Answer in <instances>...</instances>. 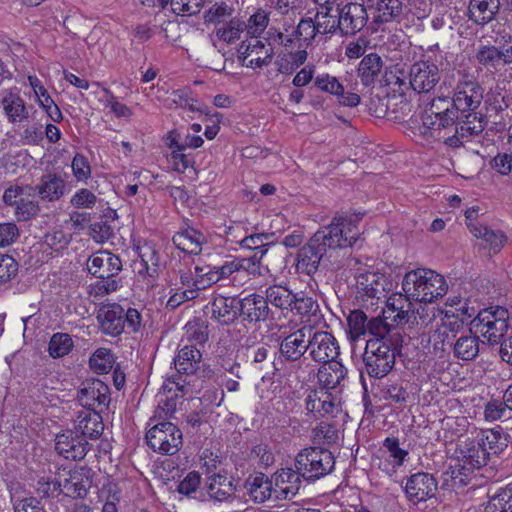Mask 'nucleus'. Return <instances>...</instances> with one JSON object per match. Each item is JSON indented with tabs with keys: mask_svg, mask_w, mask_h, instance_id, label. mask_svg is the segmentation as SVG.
I'll return each instance as SVG.
<instances>
[{
	"mask_svg": "<svg viewBox=\"0 0 512 512\" xmlns=\"http://www.w3.org/2000/svg\"><path fill=\"white\" fill-rule=\"evenodd\" d=\"M459 115L455 133L445 137L447 146L458 148L483 132L486 126L484 115L478 111L483 100V88L475 81L465 80L457 84L451 99Z\"/></svg>",
	"mask_w": 512,
	"mask_h": 512,
	"instance_id": "obj_1",
	"label": "nucleus"
},
{
	"mask_svg": "<svg viewBox=\"0 0 512 512\" xmlns=\"http://www.w3.org/2000/svg\"><path fill=\"white\" fill-rule=\"evenodd\" d=\"M371 336L363 354L365 369L370 377L382 378L395 365L396 354L402 347L403 335L399 328L384 320H374L371 323Z\"/></svg>",
	"mask_w": 512,
	"mask_h": 512,
	"instance_id": "obj_2",
	"label": "nucleus"
},
{
	"mask_svg": "<svg viewBox=\"0 0 512 512\" xmlns=\"http://www.w3.org/2000/svg\"><path fill=\"white\" fill-rule=\"evenodd\" d=\"M402 290L415 302H429L443 297L448 290L444 277L431 269L418 268L407 272Z\"/></svg>",
	"mask_w": 512,
	"mask_h": 512,
	"instance_id": "obj_3",
	"label": "nucleus"
},
{
	"mask_svg": "<svg viewBox=\"0 0 512 512\" xmlns=\"http://www.w3.org/2000/svg\"><path fill=\"white\" fill-rule=\"evenodd\" d=\"M319 234L323 239H319L318 249L325 257L333 258L338 250L352 247L356 243L359 229L351 217L336 216L328 226L319 229L312 237Z\"/></svg>",
	"mask_w": 512,
	"mask_h": 512,
	"instance_id": "obj_4",
	"label": "nucleus"
},
{
	"mask_svg": "<svg viewBox=\"0 0 512 512\" xmlns=\"http://www.w3.org/2000/svg\"><path fill=\"white\" fill-rule=\"evenodd\" d=\"M335 466L333 454L323 448L309 447L301 450L295 457V468L307 481H316L330 474Z\"/></svg>",
	"mask_w": 512,
	"mask_h": 512,
	"instance_id": "obj_5",
	"label": "nucleus"
},
{
	"mask_svg": "<svg viewBox=\"0 0 512 512\" xmlns=\"http://www.w3.org/2000/svg\"><path fill=\"white\" fill-rule=\"evenodd\" d=\"M508 310L497 307L494 310H484L477 313L471 322L476 334H480L488 344L495 345L501 342L507 333L509 324Z\"/></svg>",
	"mask_w": 512,
	"mask_h": 512,
	"instance_id": "obj_6",
	"label": "nucleus"
},
{
	"mask_svg": "<svg viewBox=\"0 0 512 512\" xmlns=\"http://www.w3.org/2000/svg\"><path fill=\"white\" fill-rule=\"evenodd\" d=\"M146 441L155 452L173 455L182 445V432L171 422H160L147 431Z\"/></svg>",
	"mask_w": 512,
	"mask_h": 512,
	"instance_id": "obj_7",
	"label": "nucleus"
},
{
	"mask_svg": "<svg viewBox=\"0 0 512 512\" xmlns=\"http://www.w3.org/2000/svg\"><path fill=\"white\" fill-rule=\"evenodd\" d=\"M77 399L85 410L101 413L110 403V389L99 379L87 380L78 390Z\"/></svg>",
	"mask_w": 512,
	"mask_h": 512,
	"instance_id": "obj_8",
	"label": "nucleus"
},
{
	"mask_svg": "<svg viewBox=\"0 0 512 512\" xmlns=\"http://www.w3.org/2000/svg\"><path fill=\"white\" fill-rule=\"evenodd\" d=\"M440 79V69L431 60H420L410 67L409 83L415 92L428 93L432 91Z\"/></svg>",
	"mask_w": 512,
	"mask_h": 512,
	"instance_id": "obj_9",
	"label": "nucleus"
},
{
	"mask_svg": "<svg viewBox=\"0 0 512 512\" xmlns=\"http://www.w3.org/2000/svg\"><path fill=\"white\" fill-rule=\"evenodd\" d=\"M309 356L318 363H328L336 360L339 355V345L335 337L327 331L308 332Z\"/></svg>",
	"mask_w": 512,
	"mask_h": 512,
	"instance_id": "obj_10",
	"label": "nucleus"
},
{
	"mask_svg": "<svg viewBox=\"0 0 512 512\" xmlns=\"http://www.w3.org/2000/svg\"><path fill=\"white\" fill-rule=\"evenodd\" d=\"M90 449V444L78 431L66 430L56 435L55 450L68 460H82Z\"/></svg>",
	"mask_w": 512,
	"mask_h": 512,
	"instance_id": "obj_11",
	"label": "nucleus"
},
{
	"mask_svg": "<svg viewBox=\"0 0 512 512\" xmlns=\"http://www.w3.org/2000/svg\"><path fill=\"white\" fill-rule=\"evenodd\" d=\"M368 21V13L364 4L347 3L338 11L340 34L352 36L360 32Z\"/></svg>",
	"mask_w": 512,
	"mask_h": 512,
	"instance_id": "obj_12",
	"label": "nucleus"
},
{
	"mask_svg": "<svg viewBox=\"0 0 512 512\" xmlns=\"http://www.w3.org/2000/svg\"><path fill=\"white\" fill-rule=\"evenodd\" d=\"M308 332L311 327L303 326L282 338L279 345L280 356L285 361L297 362L309 349Z\"/></svg>",
	"mask_w": 512,
	"mask_h": 512,
	"instance_id": "obj_13",
	"label": "nucleus"
},
{
	"mask_svg": "<svg viewBox=\"0 0 512 512\" xmlns=\"http://www.w3.org/2000/svg\"><path fill=\"white\" fill-rule=\"evenodd\" d=\"M61 492L72 498H84L92 485L90 470L78 468L59 475Z\"/></svg>",
	"mask_w": 512,
	"mask_h": 512,
	"instance_id": "obj_14",
	"label": "nucleus"
},
{
	"mask_svg": "<svg viewBox=\"0 0 512 512\" xmlns=\"http://www.w3.org/2000/svg\"><path fill=\"white\" fill-rule=\"evenodd\" d=\"M180 284L189 288L197 297L201 290L214 284L211 265L179 268L177 271Z\"/></svg>",
	"mask_w": 512,
	"mask_h": 512,
	"instance_id": "obj_15",
	"label": "nucleus"
},
{
	"mask_svg": "<svg viewBox=\"0 0 512 512\" xmlns=\"http://www.w3.org/2000/svg\"><path fill=\"white\" fill-rule=\"evenodd\" d=\"M242 64L250 68H262L269 65L272 60V49L266 47L257 37L243 41L239 48Z\"/></svg>",
	"mask_w": 512,
	"mask_h": 512,
	"instance_id": "obj_16",
	"label": "nucleus"
},
{
	"mask_svg": "<svg viewBox=\"0 0 512 512\" xmlns=\"http://www.w3.org/2000/svg\"><path fill=\"white\" fill-rule=\"evenodd\" d=\"M307 413L315 417H334L339 411V401L329 391L324 389L311 390L305 398Z\"/></svg>",
	"mask_w": 512,
	"mask_h": 512,
	"instance_id": "obj_17",
	"label": "nucleus"
},
{
	"mask_svg": "<svg viewBox=\"0 0 512 512\" xmlns=\"http://www.w3.org/2000/svg\"><path fill=\"white\" fill-rule=\"evenodd\" d=\"M437 491V481L433 475L418 472L411 475L405 485L407 498L413 503H419L432 498Z\"/></svg>",
	"mask_w": 512,
	"mask_h": 512,
	"instance_id": "obj_18",
	"label": "nucleus"
},
{
	"mask_svg": "<svg viewBox=\"0 0 512 512\" xmlns=\"http://www.w3.org/2000/svg\"><path fill=\"white\" fill-rule=\"evenodd\" d=\"M86 265L88 271L97 278H116L122 270L121 259L106 250L91 255Z\"/></svg>",
	"mask_w": 512,
	"mask_h": 512,
	"instance_id": "obj_19",
	"label": "nucleus"
},
{
	"mask_svg": "<svg viewBox=\"0 0 512 512\" xmlns=\"http://www.w3.org/2000/svg\"><path fill=\"white\" fill-rule=\"evenodd\" d=\"M239 316L249 324H258L268 319L270 308L264 296L253 293L238 301Z\"/></svg>",
	"mask_w": 512,
	"mask_h": 512,
	"instance_id": "obj_20",
	"label": "nucleus"
},
{
	"mask_svg": "<svg viewBox=\"0 0 512 512\" xmlns=\"http://www.w3.org/2000/svg\"><path fill=\"white\" fill-rule=\"evenodd\" d=\"M272 478L275 500L291 499L298 493L302 483V476L298 469H279L273 474Z\"/></svg>",
	"mask_w": 512,
	"mask_h": 512,
	"instance_id": "obj_21",
	"label": "nucleus"
},
{
	"mask_svg": "<svg viewBox=\"0 0 512 512\" xmlns=\"http://www.w3.org/2000/svg\"><path fill=\"white\" fill-rule=\"evenodd\" d=\"M456 459L479 470L488 463V453L483 448L476 436L466 438L458 444L455 451Z\"/></svg>",
	"mask_w": 512,
	"mask_h": 512,
	"instance_id": "obj_22",
	"label": "nucleus"
},
{
	"mask_svg": "<svg viewBox=\"0 0 512 512\" xmlns=\"http://www.w3.org/2000/svg\"><path fill=\"white\" fill-rule=\"evenodd\" d=\"M314 85L320 91L336 96L338 103L342 106L356 107L360 103V96L357 93L345 92L339 80L330 74L318 75L314 80Z\"/></svg>",
	"mask_w": 512,
	"mask_h": 512,
	"instance_id": "obj_23",
	"label": "nucleus"
},
{
	"mask_svg": "<svg viewBox=\"0 0 512 512\" xmlns=\"http://www.w3.org/2000/svg\"><path fill=\"white\" fill-rule=\"evenodd\" d=\"M474 478L475 470L455 458V463L442 474V487L460 492L472 484Z\"/></svg>",
	"mask_w": 512,
	"mask_h": 512,
	"instance_id": "obj_24",
	"label": "nucleus"
},
{
	"mask_svg": "<svg viewBox=\"0 0 512 512\" xmlns=\"http://www.w3.org/2000/svg\"><path fill=\"white\" fill-rule=\"evenodd\" d=\"M97 319L101 331L106 335L118 336L124 331V308L117 303L101 307Z\"/></svg>",
	"mask_w": 512,
	"mask_h": 512,
	"instance_id": "obj_25",
	"label": "nucleus"
},
{
	"mask_svg": "<svg viewBox=\"0 0 512 512\" xmlns=\"http://www.w3.org/2000/svg\"><path fill=\"white\" fill-rule=\"evenodd\" d=\"M382 456L384 461H380L379 468L387 473H394L403 465L408 451L400 447L398 438L387 437L383 442Z\"/></svg>",
	"mask_w": 512,
	"mask_h": 512,
	"instance_id": "obj_26",
	"label": "nucleus"
},
{
	"mask_svg": "<svg viewBox=\"0 0 512 512\" xmlns=\"http://www.w3.org/2000/svg\"><path fill=\"white\" fill-rule=\"evenodd\" d=\"M322 236L319 234L317 237H311L309 242L303 246L298 253L297 269L308 275L317 271L321 260L325 257L323 252H320L318 241Z\"/></svg>",
	"mask_w": 512,
	"mask_h": 512,
	"instance_id": "obj_27",
	"label": "nucleus"
},
{
	"mask_svg": "<svg viewBox=\"0 0 512 512\" xmlns=\"http://www.w3.org/2000/svg\"><path fill=\"white\" fill-rule=\"evenodd\" d=\"M210 305L212 318L221 325H230L239 316L238 301L235 298L217 295Z\"/></svg>",
	"mask_w": 512,
	"mask_h": 512,
	"instance_id": "obj_28",
	"label": "nucleus"
},
{
	"mask_svg": "<svg viewBox=\"0 0 512 512\" xmlns=\"http://www.w3.org/2000/svg\"><path fill=\"white\" fill-rule=\"evenodd\" d=\"M316 26L312 18H303L291 34L279 33L278 39L285 47L291 46L294 40L300 42V46L310 45L315 37L319 34L316 32Z\"/></svg>",
	"mask_w": 512,
	"mask_h": 512,
	"instance_id": "obj_29",
	"label": "nucleus"
},
{
	"mask_svg": "<svg viewBox=\"0 0 512 512\" xmlns=\"http://www.w3.org/2000/svg\"><path fill=\"white\" fill-rule=\"evenodd\" d=\"M246 488L251 499L256 503H263L266 500L275 499L274 481L263 473L255 474L246 481Z\"/></svg>",
	"mask_w": 512,
	"mask_h": 512,
	"instance_id": "obj_30",
	"label": "nucleus"
},
{
	"mask_svg": "<svg viewBox=\"0 0 512 512\" xmlns=\"http://www.w3.org/2000/svg\"><path fill=\"white\" fill-rule=\"evenodd\" d=\"M104 430L102 417L97 411L83 410L80 411L77 417L76 431L80 433L85 439L99 438Z\"/></svg>",
	"mask_w": 512,
	"mask_h": 512,
	"instance_id": "obj_31",
	"label": "nucleus"
},
{
	"mask_svg": "<svg viewBox=\"0 0 512 512\" xmlns=\"http://www.w3.org/2000/svg\"><path fill=\"white\" fill-rule=\"evenodd\" d=\"M202 360V354L194 345H185L174 358V365L178 373L192 375L199 368Z\"/></svg>",
	"mask_w": 512,
	"mask_h": 512,
	"instance_id": "obj_32",
	"label": "nucleus"
},
{
	"mask_svg": "<svg viewBox=\"0 0 512 512\" xmlns=\"http://www.w3.org/2000/svg\"><path fill=\"white\" fill-rule=\"evenodd\" d=\"M0 103L9 122L13 124L21 123L29 116L25 101L18 93L7 92Z\"/></svg>",
	"mask_w": 512,
	"mask_h": 512,
	"instance_id": "obj_33",
	"label": "nucleus"
},
{
	"mask_svg": "<svg viewBox=\"0 0 512 512\" xmlns=\"http://www.w3.org/2000/svg\"><path fill=\"white\" fill-rule=\"evenodd\" d=\"M65 181L55 173L43 175L36 186L38 195L42 200L56 201L65 194Z\"/></svg>",
	"mask_w": 512,
	"mask_h": 512,
	"instance_id": "obj_34",
	"label": "nucleus"
},
{
	"mask_svg": "<svg viewBox=\"0 0 512 512\" xmlns=\"http://www.w3.org/2000/svg\"><path fill=\"white\" fill-rule=\"evenodd\" d=\"M347 374L346 368L340 362L333 360L322 365L318 370V381L324 390L335 389L341 385Z\"/></svg>",
	"mask_w": 512,
	"mask_h": 512,
	"instance_id": "obj_35",
	"label": "nucleus"
},
{
	"mask_svg": "<svg viewBox=\"0 0 512 512\" xmlns=\"http://www.w3.org/2000/svg\"><path fill=\"white\" fill-rule=\"evenodd\" d=\"M174 245L181 251L198 255L205 243V236L196 229L188 228L173 236Z\"/></svg>",
	"mask_w": 512,
	"mask_h": 512,
	"instance_id": "obj_36",
	"label": "nucleus"
},
{
	"mask_svg": "<svg viewBox=\"0 0 512 512\" xmlns=\"http://www.w3.org/2000/svg\"><path fill=\"white\" fill-rule=\"evenodd\" d=\"M206 491L210 499L223 502L234 494L235 487L227 476L214 474L207 478Z\"/></svg>",
	"mask_w": 512,
	"mask_h": 512,
	"instance_id": "obj_37",
	"label": "nucleus"
},
{
	"mask_svg": "<svg viewBox=\"0 0 512 512\" xmlns=\"http://www.w3.org/2000/svg\"><path fill=\"white\" fill-rule=\"evenodd\" d=\"M383 68V60L377 53H370L362 58L358 66V76L365 86L375 83Z\"/></svg>",
	"mask_w": 512,
	"mask_h": 512,
	"instance_id": "obj_38",
	"label": "nucleus"
},
{
	"mask_svg": "<svg viewBox=\"0 0 512 512\" xmlns=\"http://www.w3.org/2000/svg\"><path fill=\"white\" fill-rule=\"evenodd\" d=\"M453 351L456 358L463 361L475 359L480 352V339L475 334L462 335L453 344Z\"/></svg>",
	"mask_w": 512,
	"mask_h": 512,
	"instance_id": "obj_39",
	"label": "nucleus"
},
{
	"mask_svg": "<svg viewBox=\"0 0 512 512\" xmlns=\"http://www.w3.org/2000/svg\"><path fill=\"white\" fill-rule=\"evenodd\" d=\"M498 6V0H470V19L479 25H485L494 18Z\"/></svg>",
	"mask_w": 512,
	"mask_h": 512,
	"instance_id": "obj_40",
	"label": "nucleus"
},
{
	"mask_svg": "<svg viewBox=\"0 0 512 512\" xmlns=\"http://www.w3.org/2000/svg\"><path fill=\"white\" fill-rule=\"evenodd\" d=\"M246 28L247 24L237 16H234L229 21H226L224 25L213 29V34L217 40L226 44H232L241 38Z\"/></svg>",
	"mask_w": 512,
	"mask_h": 512,
	"instance_id": "obj_41",
	"label": "nucleus"
},
{
	"mask_svg": "<svg viewBox=\"0 0 512 512\" xmlns=\"http://www.w3.org/2000/svg\"><path fill=\"white\" fill-rule=\"evenodd\" d=\"M403 6V0H377L372 7L374 20L378 23L390 22L402 14Z\"/></svg>",
	"mask_w": 512,
	"mask_h": 512,
	"instance_id": "obj_42",
	"label": "nucleus"
},
{
	"mask_svg": "<svg viewBox=\"0 0 512 512\" xmlns=\"http://www.w3.org/2000/svg\"><path fill=\"white\" fill-rule=\"evenodd\" d=\"M470 232L477 238H482L489 244L490 250L497 253L506 242V237L501 231H494L482 224L469 222L467 224Z\"/></svg>",
	"mask_w": 512,
	"mask_h": 512,
	"instance_id": "obj_43",
	"label": "nucleus"
},
{
	"mask_svg": "<svg viewBox=\"0 0 512 512\" xmlns=\"http://www.w3.org/2000/svg\"><path fill=\"white\" fill-rule=\"evenodd\" d=\"M264 299L267 300V304L270 303L278 309L287 310L292 306L295 295L285 286L272 285L266 289Z\"/></svg>",
	"mask_w": 512,
	"mask_h": 512,
	"instance_id": "obj_44",
	"label": "nucleus"
},
{
	"mask_svg": "<svg viewBox=\"0 0 512 512\" xmlns=\"http://www.w3.org/2000/svg\"><path fill=\"white\" fill-rule=\"evenodd\" d=\"M235 9L233 6L228 5L225 2L214 3L204 13V21L206 24H212L214 29L224 25L226 21L232 19L235 15Z\"/></svg>",
	"mask_w": 512,
	"mask_h": 512,
	"instance_id": "obj_45",
	"label": "nucleus"
},
{
	"mask_svg": "<svg viewBox=\"0 0 512 512\" xmlns=\"http://www.w3.org/2000/svg\"><path fill=\"white\" fill-rule=\"evenodd\" d=\"M476 437L478 438L481 446L485 448L490 455H498L507 447V439L502 436L500 432L495 430H487L479 432Z\"/></svg>",
	"mask_w": 512,
	"mask_h": 512,
	"instance_id": "obj_46",
	"label": "nucleus"
},
{
	"mask_svg": "<svg viewBox=\"0 0 512 512\" xmlns=\"http://www.w3.org/2000/svg\"><path fill=\"white\" fill-rule=\"evenodd\" d=\"M374 320H382L381 318H373L370 321L367 319V315L361 310L351 311L348 318L349 333L352 340H357L361 336L365 335L368 331L371 334V323Z\"/></svg>",
	"mask_w": 512,
	"mask_h": 512,
	"instance_id": "obj_47",
	"label": "nucleus"
},
{
	"mask_svg": "<svg viewBox=\"0 0 512 512\" xmlns=\"http://www.w3.org/2000/svg\"><path fill=\"white\" fill-rule=\"evenodd\" d=\"M332 9L333 7H320V10L312 18L317 28L316 32L320 35L333 34L336 31L340 32L338 15H331Z\"/></svg>",
	"mask_w": 512,
	"mask_h": 512,
	"instance_id": "obj_48",
	"label": "nucleus"
},
{
	"mask_svg": "<svg viewBox=\"0 0 512 512\" xmlns=\"http://www.w3.org/2000/svg\"><path fill=\"white\" fill-rule=\"evenodd\" d=\"M290 310L295 311L303 321L310 322L312 318L317 319L320 312L319 304L316 300L309 296H297L290 307Z\"/></svg>",
	"mask_w": 512,
	"mask_h": 512,
	"instance_id": "obj_49",
	"label": "nucleus"
},
{
	"mask_svg": "<svg viewBox=\"0 0 512 512\" xmlns=\"http://www.w3.org/2000/svg\"><path fill=\"white\" fill-rule=\"evenodd\" d=\"M162 389L164 392H174L172 396H167L165 400V406L166 408H162L159 406L160 409H162L166 415L171 414L175 411V402L173 401L174 397L184 396L188 390L189 387L187 386V383L185 380H183L181 377L173 378L172 380H167L163 386Z\"/></svg>",
	"mask_w": 512,
	"mask_h": 512,
	"instance_id": "obj_50",
	"label": "nucleus"
},
{
	"mask_svg": "<svg viewBox=\"0 0 512 512\" xmlns=\"http://www.w3.org/2000/svg\"><path fill=\"white\" fill-rule=\"evenodd\" d=\"M382 280V277L376 273L367 272L357 277L356 285L358 290L366 296L379 297V294L384 289Z\"/></svg>",
	"mask_w": 512,
	"mask_h": 512,
	"instance_id": "obj_51",
	"label": "nucleus"
},
{
	"mask_svg": "<svg viewBox=\"0 0 512 512\" xmlns=\"http://www.w3.org/2000/svg\"><path fill=\"white\" fill-rule=\"evenodd\" d=\"M74 347L71 336L67 333H55L48 345V352L52 358H61L68 355Z\"/></svg>",
	"mask_w": 512,
	"mask_h": 512,
	"instance_id": "obj_52",
	"label": "nucleus"
},
{
	"mask_svg": "<svg viewBox=\"0 0 512 512\" xmlns=\"http://www.w3.org/2000/svg\"><path fill=\"white\" fill-rule=\"evenodd\" d=\"M120 287V281L116 278H98L89 286L88 293L94 301H100L107 295L116 292Z\"/></svg>",
	"mask_w": 512,
	"mask_h": 512,
	"instance_id": "obj_53",
	"label": "nucleus"
},
{
	"mask_svg": "<svg viewBox=\"0 0 512 512\" xmlns=\"http://www.w3.org/2000/svg\"><path fill=\"white\" fill-rule=\"evenodd\" d=\"M512 486L509 483L488 502L485 512H512Z\"/></svg>",
	"mask_w": 512,
	"mask_h": 512,
	"instance_id": "obj_54",
	"label": "nucleus"
},
{
	"mask_svg": "<svg viewBox=\"0 0 512 512\" xmlns=\"http://www.w3.org/2000/svg\"><path fill=\"white\" fill-rule=\"evenodd\" d=\"M450 108H454L451 99L447 97L434 98L421 115L423 127L433 128V114L444 113V111H448Z\"/></svg>",
	"mask_w": 512,
	"mask_h": 512,
	"instance_id": "obj_55",
	"label": "nucleus"
},
{
	"mask_svg": "<svg viewBox=\"0 0 512 512\" xmlns=\"http://www.w3.org/2000/svg\"><path fill=\"white\" fill-rule=\"evenodd\" d=\"M113 362V354L107 348H98L89 359L90 368L98 374L108 373Z\"/></svg>",
	"mask_w": 512,
	"mask_h": 512,
	"instance_id": "obj_56",
	"label": "nucleus"
},
{
	"mask_svg": "<svg viewBox=\"0 0 512 512\" xmlns=\"http://www.w3.org/2000/svg\"><path fill=\"white\" fill-rule=\"evenodd\" d=\"M460 120L459 115L457 114L455 108H450L448 111H444V113L433 114V130H443L444 135L440 136L445 141V137L447 135L449 129H453L455 131L457 122Z\"/></svg>",
	"mask_w": 512,
	"mask_h": 512,
	"instance_id": "obj_57",
	"label": "nucleus"
},
{
	"mask_svg": "<svg viewBox=\"0 0 512 512\" xmlns=\"http://www.w3.org/2000/svg\"><path fill=\"white\" fill-rule=\"evenodd\" d=\"M429 302H415L414 316L411 320L412 326L426 327L433 322L440 310L428 305Z\"/></svg>",
	"mask_w": 512,
	"mask_h": 512,
	"instance_id": "obj_58",
	"label": "nucleus"
},
{
	"mask_svg": "<svg viewBox=\"0 0 512 512\" xmlns=\"http://www.w3.org/2000/svg\"><path fill=\"white\" fill-rule=\"evenodd\" d=\"M259 253L260 255L254 253L251 257H236L238 272H244L252 277L261 275V260L267 250H260Z\"/></svg>",
	"mask_w": 512,
	"mask_h": 512,
	"instance_id": "obj_59",
	"label": "nucleus"
},
{
	"mask_svg": "<svg viewBox=\"0 0 512 512\" xmlns=\"http://www.w3.org/2000/svg\"><path fill=\"white\" fill-rule=\"evenodd\" d=\"M500 58L496 46H482L476 53L478 62L488 70L498 71L502 67Z\"/></svg>",
	"mask_w": 512,
	"mask_h": 512,
	"instance_id": "obj_60",
	"label": "nucleus"
},
{
	"mask_svg": "<svg viewBox=\"0 0 512 512\" xmlns=\"http://www.w3.org/2000/svg\"><path fill=\"white\" fill-rule=\"evenodd\" d=\"M184 331V337L190 342L204 344L208 339L207 326L200 319L189 321Z\"/></svg>",
	"mask_w": 512,
	"mask_h": 512,
	"instance_id": "obj_61",
	"label": "nucleus"
},
{
	"mask_svg": "<svg viewBox=\"0 0 512 512\" xmlns=\"http://www.w3.org/2000/svg\"><path fill=\"white\" fill-rule=\"evenodd\" d=\"M140 258V265L142 266V268L139 269V274H143V271L145 269L146 274L150 277H153L157 273L159 261V258L154 248L149 245H145L144 247H142L140 250Z\"/></svg>",
	"mask_w": 512,
	"mask_h": 512,
	"instance_id": "obj_62",
	"label": "nucleus"
},
{
	"mask_svg": "<svg viewBox=\"0 0 512 512\" xmlns=\"http://www.w3.org/2000/svg\"><path fill=\"white\" fill-rule=\"evenodd\" d=\"M214 284L238 274L236 257L228 256L221 264L211 265Z\"/></svg>",
	"mask_w": 512,
	"mask_h": 512,
	"instance_id": "obj_63",
	"label": "nucleus"
},
{
	"mask_svg": "<svg viewBox=\"0 0 512 512\" xmlns=\"http://www.w3.org/2000/svg\"><path fill=\"white\" fill-rule=\"evenodd\" d=\"M98 202V197L89 189L77 190L70 199L72 207L77 209H93Z\"/></svg>",
	"mask_w": 512,
	"mask_h": 512,
	"instance_id": "obj_64",
	"label": "nucleus"
}]
</instances>
